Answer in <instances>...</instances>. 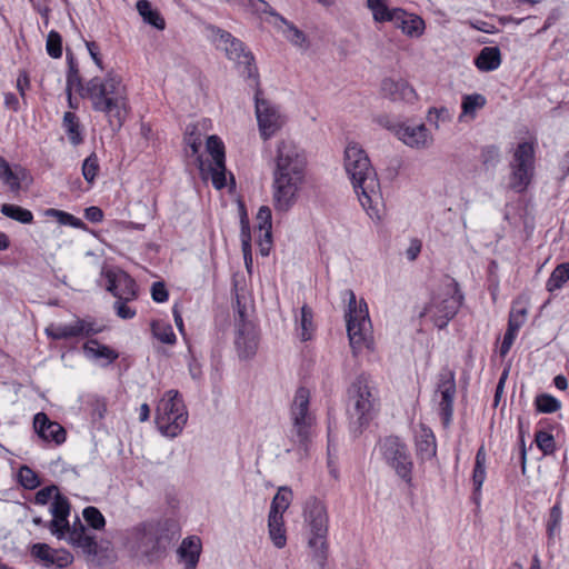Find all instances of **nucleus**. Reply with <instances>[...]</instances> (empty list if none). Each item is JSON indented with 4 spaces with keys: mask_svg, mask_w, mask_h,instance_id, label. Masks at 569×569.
Returning <instances> with one entry per match:
<instances>
[{
    "mask_svg": "<svg viewBox=\"0 0 569 569\" xmlns=\"http://www.w3.org/2000/svg\"><path fill=\"white\" fill-rule=\"evenodd\" d=\"M307 158L293 142L278 143L272 172V200L278 212H288L298 201L306 180Z\"/></svg>",
    "mask_w": 569,
    "mask_h": 569,
    "instance_id": "obj_1",
    "label": "nucleus"
},
{
    "mask_svg": "<svg viewBox=\"0 0 569 569\" xmlns=\"http://www.w3.org/2000/svg\"><path fill=\"white\" fill-rule=\"evenodd\" d=\"M91 101L94 111L106 116L111 129L119 131L130 110L127 87L120 76L108 71L103 78L93 77L87 81L80 96Z\"/></svg>",
    "mask_w": 569,
    "mask_h": 569,
    "instance_id": "obj_2",
    "label": "nucleus"
},
{
    "mask_svg": "<svg viewBox=\"0 0 569 569\" xmlns=\"http://www.w3.org/2000/svg\"><path fill=\"white\" fill-rule=\"evenodd\" d=\"M173 539L168 520H147L127 530L124 545L132 558L151 565L166 557Z\"/></svg>",
    "mask_w": 569,
    "mask_h": 569,
    "instance_id": "obj_3",
    "label": "nucleus"
},
{
    "mask_svg": "<svg viewBox=\"0 0 569 569\" xmlns=\"http://www.w3.org/2000/svg\"><path fill=\"white\" fill-rule=\"evenodd\" d=\"M345 169L362 208L370 214L375 213V204L380 197V184L377 173L366 151L358 143H349L345 150Z\"/></svg>",
    "mask_w": 569,
    "mask_h": 569,
    "instance_id": "obj_4",
    "label": "nucleus"
},
{
    "mask_svg": "<svg viewBox=\"0 0 569 569\" xmlns=\"http://www.w3.org/2000/svg\"><path fill=\"white\" fill-rule=\"evenodd\" d=\"M379 400L371 377L360 373L348 388V415L350 428L360 435L373 419Z\"/></svg>",
    "mask_w": 569,
    "mask_h": 569,
    "instance_id": "obj_5",
    "label": "nucleus"
},
{
    "mask_svg": "<svg viewBox=\"0 0 569 569\" xmlns=\"http://www.w3.org/2000/svg\"><path fill=\"white\" fill-rule=\"evenodd\" d=\"M463 298L458 282L449 279L432 293L429 303L423 307L419 317L429 316L438 329H445L459 311Z\"/></svg>",
    "mask_w": 569,
    "mask_h": 569,
    "instance_id": "obj_6",
    "label": "nucleus"
},
{
    "mask_svg": "<svg viewBox=\"0 0 569 569\" xmlns=\"http://www.w3.org/2000/svg\"><path fill=\"white\" fill-rule=\"evenodd\" d=\"M305 522L309 528L308 545L312 549L313 558L320 567L325 566L328 552V513L326 506L319 499L311 497L306 501L303 509Z\"/></svg>",
    "mask_w": 569,
    "mask_h": 569,
    "instance_id": "obj_7",
    "label": "nucleus"
},
{
    "mask_svg": "<svg viewBox=\"0 0 569 569\" xmlns=\"http://www.w3.org/2000/svg\"><path fill=\"white\" fill-rule=\"evenodd\" d=\"M343 299L348 301L347 319V333L349 337L350 346L353 353L362 351L365 348L370 347V318L368 312L367 302L360 299L357 302L353 290L347 289L343 291Z\"/></svg>",
    "mask_w": 569,
    "mask_h": 569,
    "instance_id": "obj_8",
    "label": "nucleus"
},
{
    "mask_svg": "<svg viewBox=\"0 0 569 569\" xmlns=\"http://www.w3.org/2000/svg\"><path fill=\"white\" fill-rule=\"evenodd\" d=\"M206 29L217 48L222 49L228 59L237 62L239 67H243L241 74L252 81L251 86H258L260 80L254 57L250 51L246 50L244 43L234 38L230 32L213 24H208Z\"/></svg>",
    "mask_w": 569,
    "mask_h": 569,
    "instance_id": "obj_9",
    "label": "nucleus"
},
{
    "mask_svg": "<svg viewBox=\"0 0 569 569\" xmlns=\"http://www.w3.org/2000/svg\"><path fill=\"white\" fill-rule=\"evenodd\" d=\"M188 412L182 396L177 390H169L158 402L156 425L167 437H177L186 426Z\"/></svg>",
    "mask_w": 569,
    "mask_h": 569,
    "instance_id": "obj_10",
    "label": "nucleus"
},
{
    "mask_svg": "<svg viewBox=\"0 0 569 569\" xmlns=\"http://www.w3.org/2000/svg\"><path fill=\"white\" fill-rule=\"evenodd\" d=\"M310 391L306 387H299L290 406V438L303 449L310 441L316 417L310 411Z\"/></svg>",
    "mask_w": 569,
    "mask_h": 569,
    "instance_id": "obj_11",
    "label": "nucleus"
},
{
    "mask_svg": "<svg viewBox=\"0 0 569 569\" xmlns=\"http://www.w3.org/2000/svg\"><path fill=\"white\" fill-rule=\"evenodd\" d=\"M535 173V147L531 142H520L515 149L510 161L509 187L518 192H523L531 183Z\"/></svg>",
    "mask_w": 569,
    "mask_h": 569,
    "instance_id": "obj_12",
    "label": "nucleus"
},
{
    "mask_svg": "<svg viewBox=\"0 0 569 569\" xmlns=\"http://www.w3.org/2000/svg\"><path fill=\"white\" fill-rule=\"evenodd\" d=\"M378 450L383 460L406 482L412 479V460L407 445L399 437L388 436L379 440Z\"/></svg>",
    "mask_w": 569,
    "mask_h": 569,
    "instance_id": "obj_13",
    "label": "nucleus"
},
{
    "mask_svg": "<svg viewBox=\"0 0 569 569\" xmlns=\"http://www.w3.org/2000/svg\"><path fill=\"white\" fill-rule=\"evenodd\" d=\"M456 393V373L448 366H445L437 376L433 393V401L437 402V410L445 428H448L452 421Z\"/></svg>",
    "mask_w": 569,
    "mask_h": 569,
    "instance_id": "obj_14",
    "label": "nucleus"
},
{
    "mask_svg": "<svg viewBox=\"0 0 569 569\" xmlns=\"http://www.w3.org/2000/svg\"><path fill=\"white\" fill-rule=\"evenodd\" d=\"M254 87V107L259 132L263 140L273 137L284 124V117L279 108L262 97L260 83Z\"/></svg>",
    "mask_w": 569,
    "mask_h": 569,
    "instance_id": "obj_15",
    "label": "nucleus"
},
{
    "mask_svg": "<svg viewBox=\"0 0 569 569\" xmlns=\"http://www.w3.org/2000/svg\"><path fill=\"white\" fill-rule=\"evenodd\" d=\"M237 305L239 319L234 345L240 359H250L257 353L259 333L257 327L247 320L246 310L241 307L239 297H237Z\"/></svg>",
    "mask_w": 569,
    "mask_h": 569,
    "instance_id": "obj_16",
    "label": "nucleus"
},
{
    "mask_svg": "<svg viewBox=\"0 0 569 569\" xmlns=\"http://www.w3.org/2000/svg\"><path fill=\"white\" fill-rule=\"evenodd\" d=\"M106 289L116 300L134 301L138 298V284L136 280L123 270H108L104 273Z\"/></svg>",
    "mask_w": 569,
    "mask_h": 569,
    "instance_id": "obj_17",
    "label": "nucleus"
},
{
    "mask_svg": "<svg viewBox=\"0 0 569 569\" xmlns=\"http://www.w3.org/2000/svg\"><path fill=\"white\" fill-rule=\"evenodd\" d=\"M207 151L212 157V163L208 167L211 174L212 184L216 189L226 187V154L224 144L218 136L207 138Z\"/></svg>",
    "mask_w": 569,
    "mask_h": 569,
    "instance_id": "obj_18",
    "label": "nucleus"
},
{
    "mask_svg": "<svg viewBox=\"0 0 569 569\" xmlns=\"http://www.w3.org/2000/svg\"><path fill=\"white\" fill-rule=\"evenodd\" d=\"M101 330L94 327V323L84 319L77 318L72 323L50 325L46 333L53 340H67L77 337H91Z\"/></svg>",
    "mask_w": 569,
    "mask_h": 569,
    "instance_id": "obj_19",
    "label": "nucleus"
},
{
    "mask_svg": "<svg viewBox=\"0 0 569 569\" xmlns=\"http://www.w3.org/2000/svg\"><path fill=\"white\" fill-rule=\"evenodd\" d=\"M527 316V305L522 302L520 299L515 300L509 312L508 328L499 349V353L501 357H506L510 351L519 329L526 322Z\"/></svg>",
    "mask_w": 569,
    "mask_h": 569,
    "instance_id": "obj_20",
    "label": "nucleus"
},
{
    "mask_svg": "<svg viewBox=\"0 0 569 569\" xmlns=\"http://www.w3.org/2000/svg\"><path fill=\"white\" fill-rule=\"evenodd\" d=\"M31 556L40 561L46 568L63 569L72 560V555L64 549H53L47 543H34L30 550Z\"/></svg>",
    "mask_w": 569,
    "mask_h": 569,
    "instance_id": "obj_21",
    "label": "nucleus"
},
{
    "mask_svg": "<svg viewBox=\"0 0 569 569\" xmlns=\"http://www.w3.org/2000/svg\"><path fill=\"white\" fill-rule=\"evenodd\" d=\"M0 181L8 187L9 191L18 194L22 189V183L29 184L32 179L29 171L21 164L13 167L0 156Z\"/></svg>",
    "mask_w": 569,
    "mask_h": 569,
    "instance_id": "obj_22",
    "label": "nucleus"
},
{
    "mask_svg": "<svg viewBox=\"0 0 569 569\" xmlns=\"http://www.w3.org/2000/svg\"><path fill=\"white\" fill-rule=\"evenodd\" d=\"M33 428L37 435L46 442L60 446L66 441V429L57 421H52L44 412H38L33 418Z\"/></svg>",
    "mask_w": 569,
    "mask_h": 569,
    "instance_id": "obj_23",
    "label": "nucleus"
},
{
    "mask_svg": "<svg viewBox=\"0 0 569 569\" xmlns=\"http://www.w3.org/2000/svg\"><path fill=\"white\" fill-rule=\"evenodd\" d=\"M66 537L70 545L82 549V551L88 556L98 555V542L96 537L88 532L86 526L78 517L72 526L69 523V529L66 530Z\"/></svg>",
    "mask_w": 569,
    "mask_h": 569,
    "instance_id": "obj_24",
    "label": "nucleus"
},
{
    "mask_svg": "<svg viewBox=\"0 0 569 569\" xmlns=\"http://www.w3.org/2000/svg\"><path fill=\"white\" fill-rule=\"evenodd\" d=\"M53 519L49 523V529L58 539L66 538V530L69 529L68 517L70 515V502L61 493L54 496L50 509Z\"/></svg>",
    "mask_w": 569,
    "mask_h": 569,
    "instance_id": "obj_25",
    "label": "nucleus"
},
{
    "mask_svg": "<svg viewBox=\"0 0 569 569\" xmlns=\"http://www.w3.org/2000/svg\"><path fill=\"white\" fill-rule=\"evenodd\" d=\"M381 93L392 101H406L412 103L417 100L415 89L403 79L395 80L386 78L381 82Z\"/></svg>",
    "mask_w": 569,
    "mask_h": 569,
    "instance_id": "obj_26",
    "label": "nucleus"
},
{
    "mask_svg": "<svg viewBox=\"0 0 569 569\" xmlns=\"http://www.w3.org/2000/svg\"><path fill=\"white\" fill-rule=\"evenodd\" d=\"M202 550L201 540L197 536H190L182 540L178 548L179 561L184 563V569H196Z\"/></svg>",
    "mask_w": 569,
    "mask_h": 569,
    "instance_id": "obj_27",
    "label": "nucleus"
},
{
    "mask_svg": "<svg viewBox=\"0 0 569 569\" xmlns=\"http://www.w3.org/2000/svg\"><path fill=\"white\" fill-rule=\"evenodd\" d=\"M86 358L93 361H103L102 366H109L119 358V353L109 346L101 345L97 339H89L82 346Z\"/></svg>",
    "mask_w": 569,
    "mask_h": 569,
    "instance_id": "obj_28",
    "label": "nucleus"
},
{
    "mask_svg": "<svg viewBox=\"0 0 569 569\" xmlns=\"http://www.w3.org/2000/svg\"><path fill=\"white\" fill-rule=\"evenodd\" d=\"M367 8L371 11L375 22H393L398 23L399 19L405 16L401 8H389L388 0H367Z\"/></svg>",
    "mask_w": 569,
    "mask_h": 569,
    "instance_id": "obj_29",
    "label": "nucleus"
},
{
    "mask_svg": "<svg viewBox=\"0 0 569 569\" xmlns=\"http://www.w3.org/2000/svg\"><path fill=\"white\" fill-rule=\"evenodd\" d=\"M400 139L410 147L426 148L430 144L431 137L425 124L401 127L398 131Z\"/></svg>",
    "mask_w": 569,
    "mask_h": 569,
    "instance_id": "obj_30",
    "label": "nucleus"
},
{
    "mask_svg": "<svg viewBox=\"0 0 569 569\" xmlns=\"http://www.w3.org/2000/svg\"><path fill=\"white\" fill-rule=\"evenodd\" d=\"M473 62L481 72L495 71L502 62L501 51L498 47H483Z\"/></svg>",
    "mask_w": 569,
    "mask_h": 569,
    "instance_id": "obj_31",
    "label": "nucleus"
},
{
    "mask_svg": "<svg viewBox=\"0 0 569 569\" xmlns=\"http://www.w3.org/2000/svg\"><path fill=\"white\" fill-rule=\"evenodd\" d=\"M67 63L68 71L66 78V91L69 98L71 97V91L73 88L77 89L79 94L81 96L83 92V88L86 84L82 83V78L80 76L78 62L70 50H67Z\"/></svg>",
    "mask_w": 569,
    "mask_h": 569,
    "instance_id": "obj_32",
    "label": "nucleus"
},
{
    "mask_svg": "<svg viewBox=\"0 0 569 569\" xmlns=\"http://www.w3.org/2000/svg\"><path fill=\"white\" fill-rule=\"evenodd\" d=\"M487 453L485 446H481L476 453L475 467L472 471L473 497L476 500L480 497L481 487L486 480Z\"/></svg>",
    "mask_w": 569,
    "mask_h": 569,
    "instance_id": "obj_33",
    "label": "nucleus"
},
{
    "mask_svg": "<svg viewBox=\"0 0 569 569\" xmlns=\"http://www.w3.org/2000/svg\"><path fill=\"white\" fill-rule=\"evenodd\" d=\"M137 11L141 16L143 22L154 27L158 30L166 28V21L161 13L152 8V4L148 0H139L136 3Z\"/></svg>",
    "mask_w": 569,
    "mask_h": 569,
    "instance_id": "obj_34",
    "label": "nucleus"
},
{
    "mask_svg": "<svg viewBox=\"0 0 569 569\" xmlns=\"http://www.w3.org/2000/svg\"><path fill=\"white\" fill-rule=\"evenodd\" d=\"M416 448L418 455L422 458H432L437 452L436 437L431 429L421 428V432L416 438Z\"/></svg>",
    "mask_w": 569,
    "mask_h": 569,
    "instance_id": "obj_35",
    "label": "nucleus"
},
{
    "mask_svg": "<svg viewBox=\"0 0 569 569\" xmlns=\"http://www.w3.org/2000/svg\"><path fill=\"white\" fill-rule=\"evenodd\" d=\"M62 127L72 146L77 147L83 142L81 124L76 113L71 111L66 112L63 114Z\"/></svg>",
    "mask_w": 569,
    "mask_h": 569,
    "instance_id": "obj_36",
    "label": "nucleus"
},
{
    "mask_svg": "<svg viewBox=\"0 0 569 569\" xmlns=\"http://www.w3.org/2000/svg\"><path fill=\"white\" fill-rule=\"evenodd\" d=\"M184 142L191 150L190 156H197L199 170L203 174L206 170L204 162L202 160V157L198 154L202 146V137L201 132L198 130V127L196 124H189L187 127Z\"/></svg>",
    "mask_w": 569,
    "mask_h": 569,
    "instance_id": "obj_37",
    "label": "nucleus"
},
{
    "mask_svg": "<svg viewBox=\"0 0 569 569\" xmlns=\"http://www.w3.org/2000/svg\"><path fill=\"white\" fill-rule=\"evenodd\" d=\"M395 24L409 37H420L426 28L422 18L416 14H409L407 11H405V16L399 19L398 23Z\"/></svg>",
    "mask_w": 569,
    "mask_h": 569,
    "instance_id": "obj_38",
    "label": "nucleus"
},
{
    "mask_svg": "<svg viewBox=\"0 0 569 569\" xmlns=\"http://www.w3.org/2000/svg\"><path fill=\"white\" fill-rule=\"evenodd\" d=\"M241 249L243 253L244 264L248 272H251L252 268V251H251V234H250V226L249 220L247 218L246 212H243L241 220Z\"/></svg>",
    "mask_w": 569,
    "mask_h": 569,
    "instance_id": "obj_39",
    "label": "nucleus"
},
{
    "mask_svg": "<svg viewBox=\"0 0 569 569\" xmlns=\"http://www.w3.org/2000/svg\"><path fill=\"white\" fill-rule=\"evenodd\" d=\"M292 498V491L288 487L279 488L278 492L272 499L269 516L278 518L283 517V512L288 509Z\"/></svg>",
    "mask_w": 569,
    "mask_h": 569,
    "instance_id": "obj_40",
    "label": "nucleus"
},
{
    "mask_svg": "<svg viewBox=\"0 0 569 569\" xmlns=\"http://www.w3.org/2000/svg\"><path fill=\"white\" fill-rule=\"evenodd\" d=\"M268 528L271 541L277 548H283L287 543L286 529L283 517L278 518L276 516L268 517Z\"/></svg>",
    "mask_w": 569,
    "mask_h": 569,
    "instance_id": "obj_41",
    "label": "nucleus"
},
{
    "mask_svg": "<svg viewBox=\"0 0 569 569\" xmlns=\"http://www.w3.org/2000/svg\"><path fill=\"white\" fill-rule=\"evenodd\" d=\"M151 333L162 343L174 345L177 341L172 326L163 320H152Z\"/></svg>",
    "mask_w": 569,
    "mask_h": 569,
    "instance_id": "obj_42",
    "label": "nucleus"
},
{
    "mask_svg": "<svg viewBox=\"0 0 569 569\" xmlns=\"http://www.w3.org/2000/svg\"><path fill=\"white\" fill-rule=\"evenodd\" d=\"M44 216L54 218L61 226H70L76 229L87 230V224L81 219L63 210L49 208L44 211Z\"/></svg>",
    "mask_w": 569,
    "mask_h": 569,
    "instance_id": "obj_43",
    "label": "nucleus"
},
{
    "mask_svg": "<svg viewBox=\"0 0 569 569\" xmlns=\"http://www.w3.org/2000/svg\"><path fill=\"white\" fill-rule=\"evenodd\" d=\"M0 212L20 223L29 224L33 221V213L26 208H22L18 204L3 203L0 208Z\"/></svg>",
    "mask_w": 569,
    "mask_h": 569,
    "instance_id": "obj_44",
    "label": "nucleus"
},
{
    "mask_svg": "<svg viewBox=\"0 0 569 569\" xmlns=\"http://www.w3.org/2000/svg\"><path fill=\"white\" fill-rule=\"evenodd\" d=\"M487 100L486 98L480 93H472V94H466L462 98L461 108L462 112L459 117L461 120L462 117H470L471 119L475 118L476 111L478 109H481L485 107Z\"/></svg>",
    "mask_w": 569,
    "mask_h": 569,
    "instance_id": "obj_45",
    "label": "nucleus"
},
{
    "mask_svg": "<svg viewBox=\"0 0 569 569\" xmlns=\"http://www.w3.org/2000/svg\"><path fill=\"white\" fill-rule=\"evenodd\" d=\"M313 313L310 307L303 305L300 311V318L297 322L300 327V338L302 341L310 340L313 332Z\"/></svg>",
    "mask_w": 569,
    "mask_h": 569,
    "instance_id": "obj_46",
    "label": "nucleus"
},
{
    "mask_svg": "<svg viewBox=\"0 0 569 569\" xmlns=\"http://www.w3.org/2000/svg\"><path fill=\"white\" fill-rule=\"evenodd\" d=\"M562 521L561 502L557 501L549 511V517L546 523L547 535L549 539L559 535Z\"/></svg>",
    "mask_w": 569,
    "mask_h": 569,
    "instance_id": "obj_47",
    "label": "nucleus"
},
{
    "mask_svg": "<svg viewBox=\"0 0 569 569\" xmlns=\"http://www.w3.org/2000/svg\"><path fill=\"white\" fill-rule=\"evenodd\" d=\"M536 410L541 413H553L561 407V402L549 393H540L535 399Z\"/></svg>",
    "mask_w": 569,
    "mask_h": 569,
    "instance_id": "obj_48",
    "label": "nucleus"
},
{
    "mask_svg": "<svg viewBox=\"0 0 569 569\" xmlns=\"http://www.w3.org/2000/svg\"><path fill=\"white\" fill-rule=\"evenodd\" d=\"M566 272L567 270H565L563 266H557L546 282L547 291L553 292L561 289L562 286L569 280V274Z\"/></svg>",
    "mask_w": 569,
    "mask_h": 569,
    "instance_id": "obj_49",
    "label": "nucleus"
},
{
    "mask_svg": "<svg viewBox=\"0 0 569 569\" xmlns=\"http://www.w3.org/2000/svg\"><path fill=\"white\" fill-rule=\"evenodd\" d=\"M18 479L20 485L28 490H33L41 485L38 473L28 466H22L19 469Z\"/></svg>",
    "mask_w": 569,
    "mask_h": 569,
    "instance_id": "obj_50",
    "label": "nucleus"
},
{
    "mask_svg": "<svg viewBox=\"0 0 569 569\" xmlns=\"http://www.w3.org/2000/svg\"><path fill=\"white\" fill-rule=\"evenodd\" d=\"M82 516L88 526L94 530H102L106 527V519L101 511L96 507H86L82 511Z\"/></svg>",
    "mask_w": 569,
    "mask_h": 569,
    "instance_id": "obj_51",
    "label": "nucleus"
},
{
    "mask_svg": "<svg viewBox=\"0 0 569 569\" xmlns=\"http://www.w3.org/2000/svg\"><path fill=\"white\" fill-rule=\"evenodd\" d=\"M535 442L545 456L552 455L556 451V441L551 433L538 430L535 435Z\"/></svg>",
    "mask_w": 569,
    "mask_h": 569,
    "instance_id": "obj_52",
    "label": "nucleus"
},
{
    "mask_svg": "<svg viewBox=\"0 0 569 569\" xmlns=\"http://www.w3.org/2000/svg\"><path fill=\"white\" fill-rule=\"evenodd\" d=\"M480 160L487 169H493L500 161V151L497 146H486L481 149Z\"/></svg>",
    "mask_w": 569,
    "mask_h": 569,
    "instance_id": "obj_53",
    "label": "nucleus"
},
{
    "mask_svg": "<svg viewBox=\"0 0 569 569\" xmlns=\"http://www.w3.org/2000/svg\"><path fill=\"white\" fill-rule=\"evenodd\" d=\"M46 49L48 54L53 59H58L62 56V38L58 31L51 30L49 32Z\"/></svg>",
    "mask_w": 569,
    "mask_h": 569,
    "instance_id": "obj_54",
    "label": "nucleus"
},
{
    "mask_svg": "<svg viewBox=\"0 0 569 569\" xmlns=\"http://www.w3.org/2000/svg\"><path fill=\"white\" fill-rule=\"evenodd\" d=\"M99 171L98 156L92 152L82 163V174L87 182L92 183Z\"/></svg>",
    "mask_w": 569,
    "mask_h": 569,
    "instance_id": "obj_55",
    "label": "nucleus"
},
{
    "mask_svg": "<svg viewBox=\"0 0 569 569\" xmlns=\"http://www.w3.org/2000/svg\"><path fill=\"white\" fill-rule=\"evenodd\" d=\"M257 228L259 233H264L266 231H271L272 228V214L271 209L267 206H262L259 208L257 213Z\"/></svg>",
    "mask_w": 569,
    "mask_h": 569,
    "instance_id": "obj_56",
    "label": "nucleus"
},
{
    "mask_svg": "<svg viewBox=\"0 0 569 569\" xmlns=\"http://www.w3.org/2000/svg\"><path fill=\"white\" fill-rule=\"evenodd\" d=\"M131 301H124V300H116L113 303V310L116 315L123 319L129 320L136 317L137 311L134 308H132L129 303Z\"/></svg>",
    "mask_w": 569,
    "mask_h": 569,
    "instance_id": "obj_57",
    "label": "nucleus"
},
{
    "mask_svg": "<svg viewBox=\"0 0 569 569\" xmlns=\"http://www.w3.org/2000/svg\"><path fill=\"white\" fill-rule=\"evenodd\" d=\"M248 4L253 12L256 13H269L273 17H277L282 22H286V19L279 16L273 9L270 7V4L264 0H246L244 4Z\"/></svg>",
    "mask_w": 569,
    "mask_h": 569,
    "instance_id": "obj_58",
    "label": "nucleus"
},
{
    "mask_svg": "<svg viewBox=\"0 0 569 569\" xmlns=\"http://www.w3.org/2000/svg\"><path fill=\"white\" fill-rule=\"evenodd\" d=\"M57 493H60V492H59V489H58V487H57V486H54V485L47 486V487H44V488L40 489V490L36 493L33 501H34V503H37V505L44 506V505H47V503L50 501V499H51L53 496H56Z\"/></svg>",
    "mask_w": 569,
    "mask_h": 569,
    "instance_id": "obj_59",
    "label": "nucleus"
},
{
    "mask_svg": "<svg viewBox=\"0 0 569 569\" xmlns=\"http://www.w3.org/2000/svg\"><path fill=\"white\" fill-rule=\"evenodd\" d=\"M272 246V232L266 231L264 233H259L258 238V247L261 256L267 257L270 253Z\"/></svg>",
    "mask_w": 569,
    "mask_h": 569,
    "instance_id": "obj_60",
    "label": "nucleus"
},
{
    "mask_svg": "<svg viewBox=\"0 0 569 569\" xmlns=\"http://www.w3.org/2000/svg\"><path fill=\"white\" fill-rule=\"evenodd\" d=\"M168 290L162 282H154L151 287V297L156 302H164L168 300Z\"/></svg>",
    "mask_w": 569,
    "mask_h": 569,
    "instance_id": "obj_61",
    "label": "nucleus"
},
{
    "mask_svg": "<svg viewBox=\"0 0 569 569\" xmlns=\"http://www.w3.org/2000/svg\"><path fill=\"white\" fill-rule=\"evenodd\" d=\"M86 47H87V49L89 51V54H90L91 59L96 63V66L100 70H103L104 68H103L102 59H101V56H100V47L98 46V43L94 42V41H86Z\"/></svg>",
    "mask_w": 569,
    "mask_h": 569,
    "instance_id": "obj_62",
    "label": "nucleus"
},
{
    "mask_svg": "<svg viewBox=\"0 0 569 569\" xmlns=\"http://www.w3.org/2000/svg\"><path fill=\"white\" fill-rule=\"evenodd\" d=\"M288 26V39L296 46H301L306 41V37L302 31L296 28L293 24L283 22Z\"/></svg>",
    "mask_w": 569,
    "mask_h": 569,
    "instance_id": "obj_63",
    "label": "nucleus"
},
{
    "mask_svg": "<svg viewBox=\"0 0 569 569\" xmlns=\"http://www.w3.org/2000/svg\"><path fill=\"white\" fill-rule=\"evenodd\" d=\"M189 353H190V360L188 363L189 373L194 380H199L202 376V369L201 365L198 362V360L194 358L191 351V347H188Z\"/></svg>",
    "mask_w": 569,
    "mask_h": 569,
    "instance_id": "obj_64",
    "label": "nucleus"
}]
</instances>
